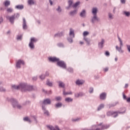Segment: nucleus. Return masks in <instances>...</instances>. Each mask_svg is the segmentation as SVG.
I'll return each instance as SVG.
<instances>
[{
    "label": "nucleus",
    "mask_w": 130,
    "mask_h": 130,
    "mask_svg": "<svg viewBox=\"0 0 130 130\" xmlns=\"http://www.w3.org/2000/svg\"><path fill=\"white\" fill-rule=\"evenodd\" d=\"M12 89L16 90H21L22 91H32L33 90V86H28L25 84H20L19 86L13 85Z\"/></svg>",
    "instance_id": "obj_1"
},
{
    "label": "nucleus",
    "mask_w": 130,
    "mask_h": 130,
    "mask_svg": "<svg viewBox=\"0 0 130 130\" xmlns=\"http://www.w3.org/2000/svg\"><path fill=\"white\" fill-rule=\"evenodd\" d=\"M110 127V125L109 124H103V123H100L96 126H92L91 129H88L87 128H85L83 130H103V129H107V128H109Z\"/></svg>",
    "instance_id": "obj_2"
},
{
    "label": "nucleus",
    "mask_w": 130,
    "mask_h": 130,
    "mask_svg": "<svg viewBox=\"0 0 130 130\" xmlns=\"http://www.w3.org/2000/svg\"><path fill=\"white\" fill-rule=\"evenodd\" d=\"M37 42V39L35 38H31L30 39V42L29 44V46L30 47V48H31V49H33V48H34L35 46H34V42Z\"/></svg>",
    "instance_id": "obj_3"
},
{
    "label": "nucleus",
    "mask_w": 130,
    "mask_h": 130,
    "mask_svg": "<svg viewBox=\"0 0 130 130\" xmlns=\"http://www.w3.org/2000/svg\"><path fill=\"white\" fill-rule=\"evenodd\" d=\"M25 62L22 60H18L16 62V68L20 69L21 64H24Z\"/></svg>",
    "instance_id": "obj_4"
},
{
    "label": "nucleus",
    "mask_w": 130,
    "mask_h": 130,
    "mask_svg": "<svg viewBox=\"0 0 130 130\" xmlns=\"http://www.w3.org/2000/svg\"><path fill=\"white\" fill-rule=\"evenodd\" d=\"M12 105L13 106V107H17V108H21V105H18V102L17 101H16V100H14V99H12Z\"/></svg>",
    "instance_id": "obj_5"
},
{
    "label": "nucleus",
    "mask_w": 130,
    "mask_h": 130,
    "mask_svg": "<svg viewBox=\"0 0 130 130\" xmlns=\"http://www.w3.org/2000/svg\"><path fill=\"white\" fill-rule=\"evenodd\" d=\"M57 65L59 66V67H60L61 68H63V69H66V68H67L66 63H64V62L62 61H58Z\"/></svg>",
    "instance_id": "obj_6"
},
{
    "label": "nucleus",
    "mask_w": 130,
    "mask_h": 130,
    "mask_svg": "<svg viewBox=\"0 0 130 130\" xmlns=\"http://www.w3.org/2000/svg\"><path fill=\"white\" fill-rule=\"evenodd\" d=\"M7 20H9L10 22L11 23H14V20H15V15H12V16H7Z\"/></svg>",
    "instance_id": "obj_7"
},
{
    "label": "nucleus",
    "mask_w": 130,
    "mask_h": 130,
    "mask_svg": "<svg viewBox=\"0 0 130 130\" xmlns=\"http://www.w3.org/2000/svg\"><path fill=\"white\" fill-rule=\"evenodd\" d=\"M100 98L101 100L106 99V93L104 92L100 94Z\"/></svg>",
    "instance_id": "obj_8"
},
{
    "label": "nucleus",
    "mask_w": 130,
    "mask_h": 130,
    "mask_svg": "<svg viewBox=\"0 0 130 130\" xmlns=\"http://www.w3.org/2000/svg\"><path fill=\"white\" fill-rule=\"evenodd\" d=\"M49 60L50 61H52L53 62H54V61H58L59 59L56 57H50L49 58Z\"/></svg>",
    "instance_id": "obj_9"
},
{
    "label": "nucleus",
    "mask_w": 130,
    "mask_h": 130,
    "mask_svg": "<svg viewBox=\"0 0 130 130\" xmlns=\"http://www.w3.org/2000/svg\"><path fill=\"white\" fill-rule=\"evenodd\" d=\"M98 21H99V19H98L97 15H94L92 19V22L95 23V22Z\"/></svg>",
    "instance_id": "obj_10"
},
{
    "label": "nucleus",
    "mask_w": 130,
    "mask_h": 130,
    "mask_svg": "<svg viewBox=\"0 0 130 130\" xmlns=\"http://www.w3.org/2000/svg\"><path fill=\"white\" fill-rule=\"evenodd\" d=\"M51 103V101L50 100L47 99L44 101L43 104L46 105V104H50Z\"/></svg>",
    "instance_id": "obj_11"
},
{
    "label": "nucleus",
    "mask_w": 130,
    "mask_h": 130,
    "mask_svg": "<svg viewBox=\"0 0 130 130\" xmlns=\"http://www.w3.org/2000/svg\"><path fill=\"white\" fill-rule=\"evenodd\" d=\"M23 29L26 30V29H27V24L26 23V20L25 19V18H23Z\"/></svg>",
    "instance_id": "obj_12"
},
{
    "label": "nucleus",
    "mask_w": 130,
    "mask_h": 130,
    "mask_svg": "<svg viewBox=\"0 0 130 130\" xmlns=\"http://www.w3.org/2000/svg\"><path fill=\"white\" fill-rule=\"evenodd\" d=\"M84 83H85V81H84V80H78L76 81L77 85H83V84H84Z\"/></svg>",
    "instance_id": "obj_13"
},
{
    "label": "nucleus",
    "mask_w": 130,
    "mask_h": 130,
    "mask_svg": "<svg viewBox=\"0 0 130 130\" xmlns=\"http://www.w3.org/2000/svg\"><path fill=\"white\" fill-rule=\"evenodd\" d=\"M107 115L108 116H110V115L113 116V117H115V115L114 114H117L116 113H112V112H108L107 113Z\"/></svg>",
    "instance_id": "obj_14"
},
{
    "label": "nucleus",
    "mask_w": 130,
    "mask_h": 130,
    "mask_svg": "<svg viewBox=\"0 0 130 130\" xmlns=\"http://www.w3.org/2000/svg\"><path fill=\"white\" fill-rule=\"evenodd\" d=\"M18 10H23L24 9V6L23 5H17L15 7Z\"/></svg>",
    "instance_id": "obj_15"
},
{
    "label": "nucleus",
    "mask_w": 130,
    "mask_h": 130,
    "mask_svg": "<svg viewBox=\"0 0 130 130\" xmlns=\"http://www.w3.org/2000/svg\"><path fill=\"white\" fill-rule=\"evenodd\" d=\"M11 5V2L9 1H6L4 2V6L5 7H9Z\"/></svg>",
    "instance_id": "obj_16"
},
{
    "label": "nucleus",
    "mask_w": 130,
    "mask_h": 130,
    "mask_svg": "<svg viewBox=\"0 0 130 130\" xmlns=\"http://www.w3.org/2000/svg\"><path fill=\"white\" fill-rule=\"evenodd\" d=\"M103 44H104V40H102L101 43H99V46L101 48L103 47Z\"/></svg>",
    "instance_id": "obj_17"
},
{
    "label": "nucleus",
    "mask_w": 130,
    "mask_h": 130,
    "mask_svg": "<svg viewBox=\"0 0 130 130\" xmlns=\"http://www.w3.org/2000/svg\"><path fill=\"white\" fill-rule=\"evenodd\" d=\"M92 14L94 16H97V8L92 9Z\"/></svg>",
    "instance_id": "obj_18"
},
{
    "label": "nucleus",
    "mask_w": 130,
    "mask_h": 130,
    "mask_svg": "<svg viewBox=\"0 0 130 130\" xmlns=\"http://www.w3.org/2000/svg\"><path fill=\"white\" fill-rule=\"evenodd\" d=\"M72 35L73 36V37H75V34L74 32V30H73V29L71 28L70 31V36H72Z\"/></svg>",
    "instance_id": "obj_19"
},
{
    "label": "nucleus",
    "mask_w": 130,
    "mask_h": 130,
    "mask_svg": "<svg viewBox=\"0 0 130 130\" xmlns=\"http://www.w3.org/2000/svg\"><path fill=\"white\" fill-rule=\"evenodd\" d=\"M81 17H85L86 16V11L83 10L80 13Z\"/></svg>",
    "instance_id": "obj_20"
},
{
    "label": "nucleus",
    "mask_w": 130,
    "mask_h": 130,
    "mask_svg": "<svg viewBox=\"0 0 130 130\" xmlns=\"http://www.w3.org/2000/svg\"><path fill=\"white\" fill-rule=\"evenodd\" d=\"M59 86L61 88H64V84L62 83L61 81H59Z\"/></svg>",
    "instance_id": "obj_21"
},
{
    "label": "nucleus",
    "mask_w": 130,
    "mask_h": 130,
    "mask_svg": "<svg viewBox=\"0 0 130 130\" xmlns=\"http://www.w3.org/2000/svg\"><path fill=\"white\" fill-rule=\"evenodd\" d=\"M84 40L86 41V43L89 45L90 44V40L86 37H84Z\"/></svg>",
    "instance_id": "obj_22"
},
{
    "label": "nucleus",
    "mask_w": 130,
    "mask_h": 130,
    "mask_svg": "<svg viewBox=\"0 0 130 130\" xmlns=\"http://www.w3.org/2000/svg\"><path fill=\"white\" fill-rule=\"evenodd\" d=\"M47 127H48V128H49L50 130H56L55 129V128H54V127H53V126L50 125H47Z\"/></svg>",
    "instance_id": "obj_23"
},
{
    "label": "nucleus",
    "mask_w": 130,
    "mask_h": 130,
    "mask_svg": "<svg viewBox=\"0 0 130 130\" xmlns=\"http://www.w3.org/2000/svg\"><path fill=\"white\" fill-rule=\"evenodd\" d=\"M116 49L118 50V51H119V52H120L121 53H122V52H123V51L122 50V49H121V47L118 48V46H117L116 47Z\"/></svg>",
    "instance_id": "obj_24"
},
{
    "label": "nucleus",
    "mask_w": 130,
    "mask_h": 130,
    "mask_svg": "<svg viewBox=\"0 0 130 130\" xmlns=\"http://www.w3.org/2000/svg\"><path fill=\"white\" fill-rule=\"evenodd\" d=\"M42 109H43V110H45L44 114H46V115H49V113L48 112V111L45 110V108H44V107L43 106Z\"/></svg>",
    "instance_id": "obj_25"
},
{
    "label": "nucleus",
    "mask_w": 130,
    "mask_h": 130,
    "mask_svg": "<svg viewBox=\"0 0 130 130\" xmlns=\"http://www.w3.org/2000/svg\"><path fill=\"white\" fill-rule=\"evenodd\" d=\"M65 101L67 102H72V101H73V99L70 98H67L66 99H65Z\"/></svg>",
    "instance_id": "obj_26"
},
{
    "label": "nucleus",
    "mask_w": 130,
    "mask_h": 130,
    "mask_svg": "<svg viewBox=\"0 0 130 130\" xmlns=\"http://www.w3.org/2000/svg\"><path fill=\"white\" fill-rule=\"evenodd\" d=\"M62 35H63V34H62V32H60V33H58L56 35H55V37H61V36H62Z\"/></svg>",
    "instance_id": "obj_27"
},
{
    "label": "nucleus",
    "mask_w": 130,
    "mask_h": 130,
    "mask_svg": "<svg viewBox=\"0 0 130 130\" xmlns=\"http://www.w3.org/2000/svg\"><path fill=\"white\" fill-rule=\"evenodd\" d=\"M23 120L24 121H28V122H31V120H30V119H29L28 117L24 118Z\"/></svg>",
    "instance_id": "obj_28"
},
{
    "label": "nucleus",
    "mask_w": 130,
    "mask_h": 130,
    "mask_svg": "<svg viewBox=\"0 0 130 130\" xmlns=\"http://www.w3.org/2000/svg\"><path fill=\"white\" fill-rule=\"evenodd\" d=\"M28 5H34V0H28Z\"/></svg>",
    "instance_id": "obj_29"
},
{
    "label": "nucleus",
    "mask_w": 130,
    "mask_h": 130,
    "mask_svg": "<svg viewBox=\"0 0 130 130\" xmlns=\"http://www.w3.org/2000/svg\"><path fill=\"white\" fill-rule=\"evenodd\" d=\"M83 35L84 37H86V36L89 35V32L85 31L83 32Z\"/></svg>",
    "instance_id": "obj_30"
},
{
    "label": "nucleus",
    "mask_w": 130,
    "mask_h": 130,
    "mask_svg": "<svg viewBox=\"0 0 130 130\" xmlns=\"http://www.w3.org/2000/svg\"><path fill=\"white\" fill-rule=\"evenodd\" d=\"M80 5V2H78L76 3H75L74 5H73V8H77V7Z\"/></svg>",
    "instance_id": "obj_31"
},
{
    "label": "nucleus",
    "mask_w": 130,
    "mask_h": 130,
    "mask_svg": "<svg viewBox=\"0 0 130 130\" xmlns=\"http://www.w3.org/2000/svg\"><path fill=\"white\" fill-rule=\"evenodd\" d=\"M61 106H62V104L60 103L56 104V107H57V108L61 107Z\"/></svg>",
    "instance_id": "obj_32"
},
{
    "label": "nucleus",
    "mask_w": 130,
    "mask_h": 130,
    "mask_svg": "<svg viewBox=\"0 0 130 130\" xmlns=\"http://www.w3.org/2000/svg\"><path fill=\"white\" fill-rule=\"evenodd\" d=\"M104 108V105L102 104V105H101L99 107V108H98V110H101V109H102V108Z\"/></svg>",
    "instance_id": "obj_33"
},
{
    "label": "nucleus",
    "mask_w": 130,
    "mask_h": 130,
    "mask_svg": "<svg viewBox=\"0 0 130 130\" xmlns=\"http://www.w3.org/2000/svg\"><path fill=\"white\" fill-rule=\"evenodd\" d=\"M73 93L70 91L69 92H66L64 91H63V95H72Z\"/></svg>",
    "instance_id": "obj_34"
},
{
    "label": "nucleus",
    "mask_w": 130,
    "mask_h": 130,
    "mask_svg": "<svg viewBox=\"0 0 130 130\" xmlns=\"http://www.w3.org/2000/svg\"><path fill=\"white\" fill-rule=\"evenodd\" d=\"M47 85L50 87H52V83L50 82L48 80L47 81Z\"/></svg>",
    "instance_id": "obj_35"
},
{
    "label": "nucleus",
    "mask_w": 130,
    "mask_h": 130,
    "mask_svg": "<svg viewBox=\"0 0 130 130\" xmlns=\"http://www.w3.org/2000/svg\"><path fill=\"white\" fill-rule=\"evenodd\" d=\"M7 11L8 13H12V12H13V9L11 8H9L7 9Z\"/></svg>",
    "instance_id": "obj_36"
},
{
    "label": "nucleus",
    "mask_w": 130,
    "mask_h": 130,
    "mask_svg": "<svg viewBox=\"0 0 130 130\" xmlns=\"http://www.w3.org/2000/svg\"><path fill=\"white\" fill-rule=\"evenodd\" d=\"M55 100L56 101H60L61 100V97L60 96H57L55 98Z\"/></svg>",
    "instance_id": "obj_37"
},
{
    "label": "nucleus",
    "mask_w": 130,
    "mask_h": 130,
    "mask_svg": "<svg viewBox=\"0 0 130 130\" xmlns=\"http://www.w3.org/2000/svg\"><path fill=\"white\" fill-rule=\"evenodd\" d=\"M83 95V93H76L75 94V97H80V96H82Z\"/></svg>",
    "instance_id": "obj_38"
},
{
    "label": "nucleus",
    "mask_w": 130,
    "mask_h": 130,
    "mask_svg": "<svg viewBox=\"0 0 130 130\" xmlns=\"http://www.w3.org/2000/svg\"><path fill=\"white\" fill-rule=\"evenodd\" d=\"M124 13L127 17H128V16L130 15V13L128 12H124Z\"/></svg>",
    "instance_id": "obj_39"
},
{
    "label": "nucleus",
    "mask_w": 130,
    "mask_h": 130,
    "mask_svg": "<svg viewBox=\"0 0 130 130\" xmlns=\"http://www.w3.org/2000/svg\"><path fill=\"white\" fill-rule=\"evenodd\" d=\"M69 4L70 7H71V6H72V5H73V1L70 0L69 1Z\"/></svg>",
    "instance_id": "obj_40"
},
{
    "label": "nucleus",
    "mask_w": 130,
    "mask_h": 130,
    "mask_svg": "<svg viewBox=\"0 0 130 130\" xmlns=\"http://www.w3.org/2000/svg\"><path fill=\"white\" fill-rule=\"evenodd\" d=\"M105 55L107 56H109V55H110V53H109V52L108 51H106L105 52Z\"/></svg>",
    "instance_id": "obj_41"
},
{
    "label": "nucleus",
    "mask_w": 130,
    "mask_h": 130,
    "mask_svg": "<svg viewBox=\"0 0 130 130\" xmlns=\"http://www.w3.org/2000/svg\"><path fill=\"white\" fill-rule=\"evenodd\" d=\"M40 78L41 80H44V79H45V76L42 75L40 77Z\"/></svg>",
    "instance_id": "obj_42"
},
{
    "label": "nucleus",
    "mask_w": 130,
    "mask_h": 130,
    "mask_svg": "<svg viewBox=\"0 0 130 130\" xmlns=\"http://www.w3.org/2000/svg\"><path fill=\"white\" fill-rule=\"evenodd\" d=\"M118 39L120 41V47H121V46H122V41H121V39H120V38H118Z\"/></svg>",
    "instance_id": "obj_43"
},
{
    "label": "nucleus",
    "mask_w": 130,
    "mask_h": 130,
    "mask_svg": "<svg viewBox=\"0 0 130 130\" xmlns=\"http://www.w3.org/2000/svg\"><path fill=\"white\" fill-rule=\"evenodd\" d=\"M80 119H81L80 118H76V119H73L72 120H73V121H79V120H80Z\"/></svg>",
    "instance_id": "obj_44"
},
{
    "label": "nucleus",
    "mask_w": 130,
    "mask_h": 130,
    "mask_svg": "<svg viewBox=\"0 0 130 130\" xmlns=\"http://www.w3.org/2000/svg\"><path fill=\"white\" fill-rule=\"evenodd\" d=\"M116 113V114H114V115L115 116V117H116V116H117V115H118V112H112V113Z\"/></svg>",
    "instance_id": "obj_45"
},
{
    "label": "nucleus",
    "mask_w": 130,
    "mask_h": 130,
    "mask_svg": "<svg viewBox=\"0 0 130 130\" xmlns=\"http://www.w3.org/2000/svg\"><path fill=\"white\" fill-rule=\"evenodd\" d=\"M17 40H20V39H22V36H18L17 38Z\"/></svg>",
    "instance_id": "obj_46"
},
{
    "label": "nucleus",
    "mask_w": 130,
    "mask_h": 130,
    "mask_svg": "<svg viewBox=\"0 0 130 130\" xmlns=\"http://www.w3.org/2000/svg\"><path fill=\"white\" fill-rule=\"evenodd\" d=\"M77 13V11H74L73 12H70V15H74V14H76Z\"/></svg>",
    "instance_id": "obj_47"
},
{
    "label": "nucleus",
    "mask_w": 130,
    "mask_h": 130,
    "mask_svg": "<svg viewBox=\"0 0 130 130\" xmlns=\"http://www.w3.org/2000/svg\"><path fill=\"white\" fill-rule=\"evenodd\" d=\"M93 88H90L89 89V93H93Z\"/></svg>",
    "instance_id": "obj_48"
},
{
    "label": "nucleus",
    "mask_w": 130,
    "mask_h": 130,
    "mask_svg": "<svg viewBox=\"0 0 130 130\" xmlns=\"http://www.w3.org/2000/svg\"><path fill=\"white\" fill-rule=\"evenodd\" d=\"M0 91H1V92H5V91H6V89H4V88H0Z\"/></svg>",
    "instance_id": "obj_49"
},
{
    "label": "nucleus",
    "mask_w": 130,
    "mask_h": 130,
    "mask_svg": "<svg viewBox=\"0 0 130 130\" xmlns=\"http://www.w3.org/2000/svg\"><path fill=\"white\" fill-rule=\"evenodd\" d=\"M68 41L70 43H72L73 42V39H68Z\"/></svg>",
    "instance_id": "obj_50"
},
{
    "label": "nucleus",
    "mask_w": 130,
    "mask_h": 130,
    "mask_svg": "<svg viewBox=\"0 0 130 130\" xmlns=\"http://www.w3.org/2000/svg\"><path fill=\"white\" fill-rule=\"evenodd\" d=\"M109 17L110 18V19H112V14L109 13Z\"/></svg>",
    "instance_id": "obj_51"
},
{
    "label": "nucleus",
    "mask_w": 130,
    "mask_h": 130,
    "mask_svg": "<svg viewBox=\"0 0 130 130\" xmlns=\"http://www.w3.org/2000/svg\"><path fill=\"white\" fill-rule=\"evenodd\" d=\"M127 48L128 51L130 52V45H127Z\"/></svg>",
    "instance_id": "obj_52"
},
{
    "label": "nucleus",
    "mask_w": 130,
    "mask_h": 130,
    "mask_svg": "<svg viewBox=\"0 0 130 130\" xmlns=\"http://www.w3.org/2000/svg\"><path fill=\"white\" fill-rule=\"evenodd\" d=\"M57 11H58V12H61V9H60V7H59Z\"/></svg>",
    "instance_id": "obj_53"
},
{
    "label": "nucleus",
    "mask_w": 130,
    "mask_h": 130,
    "mask_svg": "<svg viewBox=\"0 0 130 130\" xmlns=\"http://www.w3.org/2000/svg\"><path fill=\"white\" fill-rule=\"evenodd\" d=\"M2 22H3V17H0V24H1V23H2Z\"/></svg>",
    "instance_id": "obj_54"
},
{
    "label": "nucleus",
    "mask_w": 130,
    "mask_h": 130,
    "mask_svg": "<svg viewBox=\"0 0 130 130\" xmlns=\"http://www.w3.org/2000/svg\"><path fill=\"white\" fill-rule=\"evenodd\" d=\"M121 2L122 4H125V0H121Z\"/></svg>",
    "instance_id": "obj_55"
},
{
    "label": "nucleus",
    "mask_w": 130,
    "mask_h": 130,
    "mask_svg": "<svg viewBox=\"0 0 130 130\" xmlns=\"http://www.w3.org/2000/svg\"><path fill=\"white\" fill-rule=\"evenodd\" d=\"M123 99H126V96L125 95L123 94Z\"/></svg>",
    "instance_id": "obj_56"
},
{
    "label": "nucleus",
    "mask_w": 130,
    "mask_h": 130,
    "mask_svg": "<svg viewBox=\"0 0 130 130\" xmlns=\"http://www.w3.org/2000/svg\"><path fill=\"white\" fill-rule=\"evenodd\" d=\"M55 128H56V129H57V130H60V129H59V127H58V126H55Z\"/></svg>",
    "instance_id": "obj_57"
},
{
    "label": "nucleus",
    "mask_w": 130,
    "mask_h": 130,
    "mask_svg": "<svg viewBox=\"0 0 130 130\" xmlns=\"http://www.w3.org/2000/svg\"><path fill=\"white\" fill-rule=\"evenodd\" d=\"M32 80H34V81H36V80H37V77H34Z\"/></svg>",
    "instance_id": "obj_58"
},
{
    "label": "nucleus",
    "mask_w": 130,
    "mask_h": 130,
    "mask_svg": "<svg viewBox=\"0 0 130 130\" xmlns=\"http://www.w3.org/2000/svg\"><path fill=\"white\" fill-rule=\"evenodd\" d=\"M126 101H127V102H130V98H128V99L126 100Z\"/></svg>",
    "instance_id": "obj_59"
},
{
    "label": "nucleus",
    "mask_w": 130,
    "mask_h": 130,
    "mask_svg": "<svg viewBox=\"0 0 130 130\" xmlns=\"http://www.w3.org/2000/svg\"><path fill=\"white\" fill-rule=\"evenodd\" d=\"M104 71H105V72H107L108 71V68H105V69H104Z\"/></svg>",
    "instance_id": "obj_60"
},
{
    "label": "nucleus",
    "mask_w": 130,
    "mask_h": 130,
    "mask_svg": "<svg viewBox=\"0 0 130 130\" xmlns=\"http://www.w3.org/2000/svg\"><path fill=\"white\" fill-rule=\"evenodd\" d=\"M49 2L51 6H52V1H51V0H49Z\"/></svg>",
    "instance_id": "obj_61"
},
{
    "label": "nucleus",
    "mask_w": 130,
    "mask_h": 130,
    "mask_svg": "<svg viewBox=\"0 0 130 130\" xmlns=\"http://www.w3.org/2000/svg\"><path fill=\"white\" fill-rule=\"evenodd\" d=\"M83 44L84 43L83 42H81V41L80 42V44H81V45H83Z\"/></svg>",
    "instance_id": "obj_62"
},
{
    "label": "nucleus",
    "mask_w": 130,
    "mask_h": 130,
    "mask_svg": "<svg viewBox=\"0 0 130 130\" xmlns=\"http://www.w3.org/2000/svg\"><path fill=\"white\" fill-rule=\"evenodd\" d=\"M127 87H128V84H126L125 85V88H127Z\"/></svg>",
    "instance_id": "obj_63"
},
{
    "label": "nucleus",
    "mask_w": 130,
    "mask_h": 130,
    "mask_svg": "<svg viewBox=\"0 0 130 130\" xmlns=\"http://www.w3.org/2000/svg\"><path fill=\"white\" fill-rule=\"evenodd\" d=\"M46 76H49V73H48V72H46Z\"/></svg>",
    "instance_id": "obj_64"
}]
</instances>
